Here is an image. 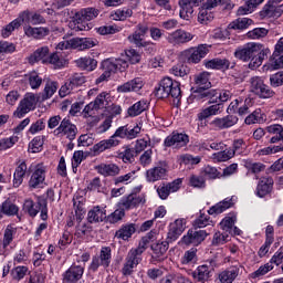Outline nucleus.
<instances>
[{
    "label": "nucleus",
    "mask_w": 283,
    "mask_h": 283,
    "mask_svg": "<svg viewBox=\"0 0 283 283\" xmlns=\"http://www.w3.org/2000/svg\"><path fill=\"white\" fill-rule=\"evenodd\" d=\"M269 54H271L269 48L255 42L247 43L234 51V56L243 63H249L248 67L250 70H258L269 59Z\"/></svg>",
    "instance_id": "1"
},
{
    "label": "nucleus",
    "mask_w": 283,
    "mask_h": 283,
    "mask_svg": "<svg viewBox=\"0 0 283 283\" xmlns=\"http://www.w3.org/2000/svg\"><path fill=\"white\" fill-rule=\"evenodd\" d=\"M205 65L207 70H221V72L231 70L229 73L230 78H232V81L238 85H240V83H244V73H242V70H240L239 66H235V62H231L228 59L216 57L210 61H206Z\"/></svg>",
    "instance_id": "2"
},
{
    "label": "nucleus",
    "mask_w": 283,
    "mask_h": 283,
    "mask_svg": "<svg viewBox=\"0 0 283 283\" xmlns=\"http://www.w3.org/2000/svg\"><path fill=\"white\" fill-rule=\"evenodd\" d=\"M155 95L157 98H174L175 105L180 104V98H182V91L180 90V83L171 80L170 77H165L160 81L159 86L155 90Z\"/></svg>",
    "instance_id": "3"
},
{
    "label": "nucleus",
    "mask_w": 283,
    "mask_h": 283,
    "mask_svg": "<svg viewBox=\"0 0 283 283\" xmlns=\"http://www.w3.org/2000/svg\"><path fill=\"white\" fill-rule=\"evenodd\" d=\"M98 14H101V11L96 8L82 9L71 18L70 28L76 32H87L90 30L87 21H94Z\"/></svg>",
    "instance_id": "4"
},
{
    "label": "nucleus",
    "mask_w": 283,
    "mask_h": 283,
    "mask_svg": "<svg viewBox=\"0 0 283 283\" xmlns=\"http://www.w3.org/2000/svg\"><path fill=\"white\" fill-rule=\"evenodd\" d=\"M22 209L30 218H36L40 211L41 220H48V199L45 198L38 197L36 202L32 199H25Z\"/></svg>",
    "instance_id": "5"
},
{
    "label": "nucleus",
    "mask_w": 283,
    "mask_h": 283,
    "mask_svg": "<svg viewBox=\"0 0 283 283\" xmlns=\"http://www.w3.org/2000/svg\"><path fill=\"white\" fill-rule=\"evenodd\" d=\"M283 260V248H280L277 252L271 258L270 262L261 265L256 271L249 274L250 280H258L259 277H264L266 273L273 271L275 266H280ZM275 264V265H274Z\"/></svg>",
    "instance_id": "6"
},
{
    "label": "nucleus",
    "mask_w": 283,
    "mask_h": 283,
    "mask_svg": "<svg viewBox=\"0 0 283 283\" xmlns=\"http://www.w3.org/2000/svg\"><path fill=\"white\" fill-rule=\"evenodd\" d=\"M45 174H48V166H44L43 163L36 164L29 180L30 189H43Z\"/></svg>",
    "instance_id": "7"
},
{
    "label": "nucleus",
    "mask_w": 283,
    "mask_h": 283,
    "mask_svg": "<svg viewBox=\"0 0 283 283\" xmlns=\"http://www.w3.org/2000/svg\"><path fill=\"white\" fill-rule=\"evenodd\" d=\"M250 92L259 96V98H272V96H275V92L271 91L262 78L254 76L250 80Z\"/></svg>",
    "instance_id": "8"
},
{
    "label": "nucleus",
    "mask_w": 283,
    "mask_h": 283,
    "mask_svg": "<svg viewBox=\"0 0 283 283\" xmlns=\"http://www.w3.org/2000/svg\"><path fill=\"white\" fill-rule=\"evenodd\" d=\"M54 136H65L67 140L72 143V140L76 139V134H78V128L72 124V122L67 118L62 119L59 127L53 132Z\"/></svg>",
    "instance_id": "9"
},
{
    "label": "nucleus",
    "mask_w": 283,
    "mask_h": 283,
    "mask_svg": "<svg viewBox=\"0 0 283 283\" xmlns=\"http://www.w3.org/2000/svg\"><path fill=\"white\" fill-rule=\"evenodd\" d=\"M149 33V25L147 23H139L133 34L128 35V41L136 48H147L148 43L145 41V35Z\"/></svg>",
    "instance_id": "10"
},
{
    "label": "nucleus",
    "mask_w": 283,
    "mask_h": 283,
    "mask_svg": "<svg viewBox=\"0 0 283 283\" xmlns=\"http://www.w3.org/2000/svg\"><path fill=\"white\" fill-rule=\"evenodd\" d=\"M36 96L33 93H27L24 98L20 102L17 111L13 113V116L17 118H23L25 114L32 112L36 107Z\"/></svg>",
    "instance_id": "11"
},
{
    "label": "nucleus",
    "mask_w": 283,
    "mask_h": 283,
    "mask_svg": "<svg viewBox=\"0 0 283 283\" xmlns=\"http://www.w3.org/2000/svg\"><path fill=\"white\" fill-rule=\"evenodd\" d=\"M209 54V46L201 44L197 49H189L182 52V56L187 63H200Z\"/></svg>",
    "instance_id": "12"
},
{
    "label": "nucleus",
    "mask_w": 283,
    "mask_h": 283,
    "mask_svg": "<svg viewBox=\"0 0 283 283\" xmlns=\"http://www.w3.org/2000/svg\"><path fill=\"white\" fill-rule=\"evenodd\" d=\"M185 229H187V219H177L170 224V229L167 234V240L169 242H176L182 235L185 232Z\"/></svg>",
    "instance_id": "13"
},
{
    "label": "nucleus",
    "mask_w": 283,
    "mask_h": 283,
    "mask_svg": "<svg viewBox=\"0 0 283 283\" xmlns=\"http://www.w3.org/2000/svg\"><path fill=\"white\" fill-rule=\"evenodd\" d=\"M209 235L205 230H189L186 235L182 237L181 242L184 244H193V247H198L205 242V239Z\"/></svg>",
    "instance_id": "14"
},
{
    "label": "nucleus",
    "mask_w": 283,
    "mask_h": 283,
    "mask_svg": "<svg viewBox=\"0 0 283 283\" xmlns=\"http://www.w3.org/2000/svg\"><path fill=\"white\" fill-rule=\"evenodd\" d=\"M189 144V135L182 133H172L168 137H166L164 145L165 147H176L180 149V147H187Z\"/></svg>",
    "instance_id": "15"
},
{
    "label": "nucleus",
    "mask_w": 283,
    "mask_h": 283,
    "mask_svg": "<svg viewBox=\"0 0 283 283\" xmlns=\"http://www.w3.org/2000/svg\"><path fill=\"white\" fill-rule=\"evenodd\" d=\"M167 39L168 43H171V45H185V43H189V41L193 40V34L182 29H178L170 33Z\"/></svg>",
    "instance_id": "16"
},
{
    "label": "nucleus",
    "mask_w": 283,
    "mask_h": 283,
    "mask_svg": "<svg viewBox=\"0 0 283 283\" xmlns=\"http://www.w3.org/2000/svg\"><path fill=\"white\" fill-rule=\"evenodd\" d=\"M180 185H182V179H175L172 182L161 184L157 188V193L161 200H167L169 193H175V191L180 189Z\"/></svg>",
    "instance_id": "17"
},
{
    "label": "nucleus",
    "mask_w": 283,
    "mask_h": 283,
    "mask_svg": "<svg viewBox=\"0 0 283 283\" xmlns=\"http://www.w3.org/2000/svg\"><path fill=\"white\" fill-rule=\"evenodd\" d=\"M145 87V82L140 77H135L117 87L118 94H127L129 92H140Z\"/></svg>",
    "instance_id": "18"
},
{
    "label": "nucleus",
    "mask_w": 283,
    "mask_h": 283,
    "mask_svg": "<svg viewBox=\"0 0 283 283\" xmlns=\"http://www.w3.org/2000/svg\"><path fill=\"white\" fill-rule=\"evenodd\" d=\"M50 56V48L42 46L38 48L29 57L28 61L30 65H34V63H43V65H48V59Z\"/></svg>",
    "instance_id": "19"
},
{
    "label": "nucleus",
    "mask_w": 283,
    "mask_h": 283,
    "mask_svg": "<svg viewBox=\"0 0 283 283\" xmlns=\"http://www.w3.org/2000/svg\"><path fill=\"white\" fill-rule=\"evenodd\" d=\"M85 269L81 265H72L63 275L64 283H76L83 277Z\"/></svg>",
    "instance_id": "20"
},
{
    "label": "nucleus",
    "mask_w": 283,
    "mask_h": 283,
    "mask_svg": "<svg viewBox=\"0 0 283 283\" xmlns=\"http://www.w3.org/2000/svg\"><path fill=\"white\" fill-rule=\"evenodd\" d=\"M192 97L197 101H208L211 105L212 103H218V90L201 88L198 92H193Z\"/></svg>",
    "instance_id": "21"
},
{
    "label": "nucleus",
    "mask_w": 283,
    "mask_h": 283,
    "mask_svg": "<svg viewBox=\"0 0 283 283\" xmlns=\"http://www.w3.org/2000/svg\"><path fill=\"white\" fill-rule=\"evenodd\" d=\"M105 220H107V211L105 208L99 206L93 207V209H91L87 213V222H90V224L105 222Z\"/></svg>",
    "instance_id": "22"
},
{
    "label": "nucleus",
    "mask_w": 283,
    "mask_h": 283,
    "mask_svg": "<svg viewBox=\"0 0 283 283\" xmlns=\"http://www.w3.org/2000/svg\"><path fill=\"white\" fill-rule=\"evenodd\" d=\"M170 242L174 241H169L167 239L166 241H158L157 243H154L151 245V251L154 252V255L151 258L155 262H163V255H165L169 250Z\"/></svg>",
    "instance_id": "23"
},
{
    "label": "nucleus",
    "mask_w": 283,
    "mask_h": 283,
    "mask_svg": "<svg viewBox=\"0 0 283 283\" xmlns=\"http://www.w3.org/2000/svg\"><path fill=\"white\" fill-rule=\"evenodd\" d=\"M167 178V168L163 166H156L146 171L147 182H158V180H165Z\"/></svg>",
    "instance_id": "24"
},
{
    "label": "nucleus",
    "mask_w": 283,
    "mask_h": 283,
    "mask_svg": "<svg viewBox=\"0 0 283 283\" xmlns=\"http://www.w3.org/2000/svg\"><path fill=\"white\" fill-rule=\"evenodd\" d=\"M222 109H224V104L217 102L212 103L211 106L202 109L198 114L199 120H207V118H210V116H218V114H222Z\"/></svg>",
    "instance_id": "25"
},
{
    "label": "nucleus",
    "mask_w": 283,
    "mask_h": 283,
    "mask_svg": "<svg viewBox=\"0 0 283 283\" xmlns=\"http://www.w3.org/2000/svg\"><path fill=\"white\" fill-rule=\"evenodd\" d=\"M283 12V4H273L272 2H268L263 9L261 10L260 14L263 18L271 17H282Z\"/></svg>",
    "instance_id": "26"
},
{
    "label": "nucleus",
    "mask_w": 283,
    "mask_h": 283,
    "mask_svg": "<svg viewBox=\"0 0 283 283\" xmlns=\"http://www.w3.org/2000/svg\"><path fill=\"white\" fill-rule=\"evenodd\" d=\"M238 124V116L235 115H228L222 118H216L212 120L213 127L218 129H229V127H233V125Z\"/></svg>",
    "instance_id": "27"
},
{
    "label": "nucleus",
    "mask_w": 283,
    "mask_h": 283,
    "mask_svg": "<svg viewBox=\"0 0 283 283\" xmlns=\"http://www.w3.org/2000/svg\"><path fill=\"white\" fill-rule=\"evenodd\" d=\"M134 233H136V224L135 223H126V224H123L120 227V229H118L115 232V238H117V240L127 241V240H129V238H132L134 235Z\"/></svg>",
    "instance_id": "28"
},
{
    "label": "nucleus",
    "mask_w": 283,
    "mask_h": 283,
    "mask_svg": "<svg viewBox=\"0 0 283 283\" xmlns=\"http://www.w3.org/2000/svg\"><path fill=\"white\" fill-rule=\"evenodd\" d=\"M118 139H114V137L111 136L109 139H103L99 143L95 144L93 146L94 154H103V151H106V149H112V147H118L119 145Z\"/></svg>",
    "instance_id": "29"
},
{
    "label": "nucleus",
    "mask_w": 283,
    "mask_h": 283,
    "mask_svg": "<svg viewBox=\"0 0 283 283\" xmlns=\"http://www.w3.org/2000/svg\"><path fill=\"white\" fill-rule=\"evenodd\" d=\"M97 174L101 176H118L120 174V168L116 164H101L95 167Z\"/></svg>",
    "instance_id": "30"
},
{
    "label": "nucleus",
    "mask_w": 283,
    "mask_h": 283,
    "mask_svg": "<svg viewBox=\"0 0 283 283\" xmlns=\"http://www.w3.org/2000/svg\"><path fill=\"white\" fill-rule=\"evenodd\" d=\"M22 23H31L32 25H39L45 23V18L39 13L32 14L29 10L20 13Z\"/></svg>",
    "instance_id": "31"
},
{
    "label": "nucleus",
    "mask_w": 283,
    "mask_h": 283,
    "mask_svg": "<svg viewBox=\"0 0 283 283\" xmlns=\"http://www.w3.org/2000/svg\"><path fill=\"white\" fill-rule=\"evenodd\" d=\"M273 189V179L271 178H262L260 179L258 187H256V196L259 198H264L269 196V192Z\"/></svg>",
    "instance_id": "32"
},
{
    "label": "nucleus",
    "mask_w": 283,
    "mask_h": 283,
    "mask_svg": "<svg viewBox=\"0 0 283 283\" xmlns=\"http://www.w3.org/2000/svg\"><path fill=\"white\" fill-rule=\"evenodd\" d=\"M140 202H144L143 197L136 195V193H130L127 197H124L119 205L123 207V209H134V207H138Z\"/></svg>",
    "instance_id": "33"
},
{
    "label": "nucleus",
    "mask_w": 283,
    "mask_h": 283,
    "mask_svg": "<svg viewBox=\"0 0 283 283\" xmlns=\"http://www.w3.org/2000/svg\"><path fill=\"white\" fill-rule=\"evenodd\" d=\"M233 199L226 198L223 201L218 202L217 205L212 206L208 213L209 216H219V213H224L227 209H231L233 207Z\"/></svg>",
    "instance_id": "34"
},
{
    "label": "nucleus",
    "mask_w": 283,
    "mask_h": 283,
    "mask_svg": "<svg viewBox=\"0 0 283 283\" xmlns=\"http://www.w3.org/2000/svg\"><path fill=\"white\" fill-rule=\"evenodd\" d=\"M138 264H140V258H134V254H128L122 269L123 275H132V273H134V269H136Z\"/></svg>",
    "instance_id": "35"
},
{
    "label": "nucleus",
    "mask_w": 283,
    "mask_h": 283,
    "mask_svg": "<svg viewBox=\"0 0 283 283\" xmlns=\"http://www.w3.org/2000/svg\"><path fill=\"white\" fill-rule=\"evenodd\" d=\"M75 64L80 70H85L86 72H94L96 70L98 62L94 57H80L75 61Z\"/></svg>",
    "instance_id": "36"
},
{
    "label": "nucleus",
    "mask_w": 283,
    "mask_h": 283,
    "mask_svg": "<svg viewBox=\"0 0 283 283\" xmlns=\"http://www.w3.org/2000/svg\"><path fill=\"white\" fill-rule=\"evenodd\" d=\"M196 87L191 88L192 95L193 92H198L199 90H209L211 87V82H209V74L208 73H200L195 78Z\"/></svg>",
    "instance_id": "37"
},
{
    "label": "nucleus",
    "mask_w": 283,
    "mask_h": 283,
    "mask_svg": "<svg viewBox=\"0 0 283 283\" xmlns=\"http://www.w3.org/2000/svg\"><path fill=\"white\" fill-rule=\"evenodd\" d=\"M28 171V165L22 161L13 174V187H21L23 185V178H25V172Z\"/></svg>",
    "instance_id": "38"
},
{
    "label": "nucleus",
    "mask_w": 283,
    "mask_h": 283,
    "mask_svg": "<svg viewBox=\"0 0 283 283\" xmlns=\"http://www.w3.org/2000/svg\"><path fill=\"white\" fill-rule=\"evenodd\" d=\"M252 24L253 20L249 18H238L228 25L227 30L228 32H231L232 30H247V28Z\"/></svg>",
    "instance_id": "39"
},
{
    "label": "nucleus",
    "mask_w": 283,
    "mask_h": 283,
    "mask_svg": "<svg viewBox=\"0 0 283 283\" xmlns=\"http://www.w3.org/2000/svg\"><path fill=\"white\" fill-rule=\"evenodd\" d=\"M148 107L149 103H147V99L138 101L128 108V116H140V114H143V112H146Z\"/></svg>",
    "instance_id": "40"
},
{
    "label": "nucleus",
    "mask_w": 283,
    "mask_h": 283,
    "mask_svg": "<svg viewBox=\"0 0 283 283\" xmlns=\"http://www.w3.org/2000/svg\"><path fill=\"white\" fill-rule=\"evenodd\" d=\"M179 6H180V11H179L180 19H185L186 21H189V19H191V14H193L192 3L189 0H180Z\"/></svg>",
    "instance_id": "41"
},
{
    "label": "nucleus",
    "mask_w": 283,
    "mask_h": 283,
    "mask_svg": "<svg viewBox=\"0 0 283 283\" xmlns=\"http://www.w3.org/2000/svg\"><path fill=\"white\" fill-rule=\"evenodd\" d=\"M24 34L27 36H32L33 39H43L50 34V30L48 28H32L28 27L24 29Z\"/></svg>",
    "instance_id": "42"
},
{
    "label": "nucleus",
    "mask_w": 283,
    "mask_h": 283,
    "mask_svg": "<svg viewBox=\"0 0 283 283\" xmlns=\"http://www.w3.org/2000/svg\"><path fill=\"white\" fill-rule=\"evenodd\" d=\"M238 275H240V268L232 266L223 271L219 275V277H220V282L222 283H233V281L235 280V277H238Z\"/></svg>",
    "instance_id": "43"
},
{
    "label": "nucleus",
    "mask_w": 283,
    "mask_h": 283,
    "mask_svg": "<svg viewBox=\"0 0 283 283\" xmlns=\"http://www.w3.org/2000/svg\"><path fill=\"white\" fill-rule=\"evenodd\" d=\"M21 23H23V20L21 19L20 13L15 20L11 21L2 29L1 34L3 39H8V36L14 32V30H19V28H21Z\"/></svg>",
    "instance_id": "44"
},
{
    "label": "nucleus",
    "mask_w": 283,
    "mask_h": 283,
    "mask_svg": "<svg viewBox=\"0 0 283 283\" xmlns=\"http://www.w3.org/2000/svg\"><path fill=\"white\" fill-rule=\"evenodd\" d=\"M52 65L55 69L65 67V59L61 54V52L49 53V57L46 60V65Z\"/></svg>",
    "instance_id": "45"
},
{
    "label": "nucleus",
    "mask_w": 283,
    "mask_h": 283,
    "mask_svg": "<svg viewBox=\"0 0 283 283\" xmlns=\"http://www.w3.org/2000/svg\"><path fill=\"white\" fill-rule=\"evenodd\" d=\"M111 101H112V95L107 92H102L93 101V105H95L97 109H105L109 105Z\"/></svg>",
    "instance_id": "46"
},
{
    "label": "nucleus",
    "mask_w": 283,
    "mask_h": 283,
    "mask_svg": "<svg viewBox=\"0 0 283 283\" xmlns=\"http://www.w3.org/2000/svg\"><path fill=\"white\" fill-rule=\"evenodd\" d=\"M198 249L191 248L181 258V264H196L198 262Z\"/></svg>",
    "instance_id": "47"
},
{
    "label": "nucleus",
    "mask_w": 283,
    "mask_h": 283,
    "mask_svg": "<svg viewBox=\"0 0 283 283\" xmlns=\"http://www.w3.org/2000/svg\"><path fill=\"white\" fill-rule=\"evenodd\" d=\"M189 185L195 189H205L207 187V180L203 175H191L189 177Z\"/></svg>",
    "instance_id": "48"
},
{
    "label": "nucleus",
    "mask_w": 283,
    "mask_h": 283,
    "mask_svg": "<svg viewBox=\"0 0 283 283\" xmlns=\"http://www.w3.org/2000/svg\"><path fill=\"white\" fill-rule=\"evenodd\" d=\"M198 21L199 23H202V25L211 23V21H213V12H211L209 9H206L205 7H201L198 13Z\"/></svg>",
    "instance_id": "49"
},
{
    "label": "nucleus",
    "mask_w": 283,
    "mask_h": 283,
    "mask_svg": "<svg viewBox=\"0 0 283 283\" xmlns=\"http://www.w3.org/2000/svg\"><path fill=\"white\" fill-rule=\"evenodd\" d=\"M99 261H101L102 266H105V269H107V266H109V264L112 262V248L103 247L101 249Z\"/></svg>",
    "instance_id": "50"
},
{
    "label": "nucleus",
    "mask_w": 283,
    "mask_h": 283,
    "mask_svg": "<svg viewBox=\"0 0 283 283\" xmlns=\"http://www.w3.org/2000/svg\"><path fill=\"white\" fill-rule=\"evenodd\" d=\"M264 114H262V109L258 108L253 113H251L248 117H245V125H255V123H263Z\"/></svg>",
    "instance_id": "51"
},
{
    "label": "nucleus",
    "mask_w": 283,
    "mask_h": 283,
    "mask_svg": "<svg viewBox=\"0 0 283 283\" xmlns=\"http://www.w3.org/2000/svg\"><path fill=\"white\" fill-rule=\"evenodd\" d=\"M56 90H59L56 82H48L42 94V101H48V98H52V96L56 94Z\"/></svg>",
    "instance_id": "52"
},
{
    "label": "nucleus",
    "mask_w": 283,
    "mask_h": 283,
    "mask_svg": "<svg viewBox=\"0 0 283 283\" xmlns=\"http://www.w3.org/2000/svg\"><path fill=\"white\" fill-rule=\"evenodd\" d=\"M69 83L73 86V90H75V87L85 85V83H87V77H85L83 73H75L69 78Z\"/></svg>",
    "instance_id": "53"
},
{
    "label": "nucleus",
    "mask_w": 283,
    "mask_h": 283,
    "mask_svg": "<svg viewBox=\"0 0 283 283\" xmlns=\"http://www.w3.org/2000/svg\"><path fill=\"white\" fill-rule=\"evenodd\" d=\"M213 160H217V163H227V160H231L233 158V150L226 149L222 151L214 153L212 155Z\"/></svg>",
    "instance_id": "54"
},
{
    "label": "nucleus",
    "mask_w": 283,
    "mask_h": 283,
    "mask_svg": "<svg viewBox=\"0 0 283 283\" xmlns=\"http://www.w3.org/2000/svg\"><path fill=\"white\" fill-rule=\"evenodd\" d=\"M28 76L31 90H39V87H41V85L43 84V77H41V75H39V73L34 71L29 73Z\"/></svg>",
    "instance_id": "55"
},
{
    "label": "nucleus",
    "mask_w": 283,
    "mask_h": 283,
    "mask_svg": "<svg viewBox=\"0 0 283 283\" xmlns=\"http://www.w3.org/2000/svg\"><path fill=\"white\" fill-rule=\"evenodd\" d=\"M2 213L6 216H17L19 213V207L10 200H6L2 203Z\"/></svg>",
    "instance_id": "56"
},
{
    "label": "nucleus",
    "mask_w": 283,
    "mask_h": 283,
    "mask_svg": "<svg viewBox=\"0 0 283 283\" xmlns=\"http://www.w3.org/2000/svg\"><path fill=\"white\" fill-rule=\"evenodd\" d=\"M125 218V210L124 209H117L113 213L106 216V221L111 224H116V222H120Z\"/></svg>",
    "instance_id": "57"
},
{
    "label": "nucleus",
    "mask_w": 283,
    "mask_h": 283,
    "mask_svg": "<svg viewBox=\"0 0 283 283\" xmlns=\"http://www.w3.org/2000/svg\"><path fill=\"white\" fill-rule=\"evenodd\" d=\"M201 174H202V176H207V178H209V180H216V178L222 177L220 171H218V168H216L213 166H206Z\"/></svg>",
    "instance_id": "58"
},
{
    "label": "nucleus",
    "mask_w": 283,
    "mask_h": 283,
    "mask_svg": "<svg viewBox=\"0 0 283 283\" xmlns=\"http://www.w3.org/2000/svg\"><path fill=\"white\" fill-rule=\"evenodd\" d=\"M170 72L174 74V76L185 78V76L189 74V67L185 64H176L170 69Z\"/></svg>",
    "instance_id": "59"
},
{
    "label": "nucleus",
    "mask_w": 283,
    "mask_h": 283,
    "mask_svg": "<svg viewBox=\"0 0 283 283\" xmlns=\"http://www.w3.org/2000/svg\"><path fill=\"white\" fill-rule=\"evenodd\" d=\"M102 69L104 70V72H106L111 75L116 74L117 69H116V62H115L114 57L104 60L102 62Z\"/></svg>",
    "instance_id": "60"
},
{
    "label": "nucleus",
    "mask_w": 283,
    "mask_h": 283,
    "mask_svg": "<svg viewBox=\"0 0 283 283\" xmlns=\"http://www.w3.org/2000/svg\"><path fill=\"white\" fill-rule=\"evenodd\" d=\"M266 34H269V31L265 28H255L252 31H249L247 33V36L248 39L258 40V39H264Z\"/></svg>",
    "instance_id": "61"
},
{
    "label": "nucleus",
    "mask_w": 283,
    "mask_h": 283,
    "mask_svg": "<svg viewBox=\"0 0 283 283\" xmlns=\"http://www.w3.org/2000/svg\"><path fill=\"white\" fill-rule=\"evenodd\" d=\"M235 226V220L233 217H226L221 222L220 227L227 234L233 233V227Z\"/></svg>",
    "instance_id": "62"
},
{
    "label": "nucleus",
    "mask_w": 283,
    "mask_h": 283,
    "mask_svg": "<svg viewBox=\"0 0 283 283\" xmlns=\"http://www.w3.org/2000/svg\"><path fill=\"white\" fill-rule=\"evenodd\" d=\"M135 156H138V155L136 154L134 148H127V149H125V151H123L118 155V158H120V160H123V163H133Z\"/></svg>",
    "instance_id": "63"
},
{
    "label": "nucleus",
    "mask_w": 283,
    "mask_h": 283,
    "mask_svg": "<svg viewBox=\"0 0 283 283\" xmlns=\"http://www.w3.org/2000/svg\"><path fill=\"white\" fill-rule=\"evenodd\" d=\"M270 84L272 87H280L283 85V71L270 76Z\"/></svg>",
    "instance_id": "64"
}]
</instances>
